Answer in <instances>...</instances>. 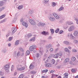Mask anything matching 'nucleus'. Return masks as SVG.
I'll list each match as a JSON object with an SVG mask.
<instances>
[{
    "instance_id": "1",
    "label": "nucleus",
    "mask_w": 78,
    "mask_h": 78,
    "mask_svg": "<svg viewBox=\"0 0 78 78\" xmlns=\"http://www.w3.org/2000/svg\"><path fill=\"white\" fill-rule=\"evenodd\" d=\"M25 69V67H22L20 65L18 66L17 70L18 71H23Z\"/></svg>"
},
{
    "instance_id": "2",
    "label": "nucleus",
    "mask_w": 78,
    "mask_h": 78,
    "mask_svg": "<svg viewBox=\"0 0 78 78\" xmlns=\"http://www.w3.org/2000/svg\"><path fill=\"white\" fill-rule=\"evenodd\" d=\"M36 48V46L35 45H34L30 46V47L29 50L30 51H33L34 49H35Z\"/></svg>"
},
{
    "instance_id": "3",
    "label": "nucleus",
    "mask_w": 78,
    "mask_h": 78,
    "mask_svg": "<svg viewBox=\"0 0 78 78\" xmlns=\"http://www.w3.org/2000/svg\"><path fill=\"white\" fill-rule=\"evenodd\" d=\"M74 29V28L73 26H71L70 27L68 31H72Z\"/></svg>"
},
{
    "instance_id": "4",
    "label": "nucleus",
    "mask_w": 78,
    "mask_h": 78,
    "mask_svg": "<svg viewBox=\"0 0 78 78\" xmlns=\"http://www.w3.org/2000/svg\"><path fill=\"white\" fill-rule=\"evenodd\" d=\"M30 22L31 24V25H34L36 23L35 22L32 20H30Z\"/></svg>"
},
{
    "instance_id": "5",
    "label": "nucleus",
    "mask_w": 78,
    "mask_h": 78,
    "mask_svg": "<svg viewBox=\"0 0 78 78\" xmlns=\"http://www.w3.org/2000/svg\"><path fill=\"white\" fill-rule=\"evenodd\" d=\"M67 37H70L71 38H73L74 37L73 36V34H69L67 35Z\"/></svg>"
},
{
    "instance_id": "6",
    "label": "nucleus",
    "mask_w": 78,
    "mask_h": 78,
    "mask_svg": "<svg viewBox=\"0 0 78 78\" xmlns=\"http://www.w3.org/2000/svg\"><path fill=\"white\" fill-rule=\"evenodd\" d=\"M73 35L75 37L78 36V31L76 30L74 31Z\"/></svg>"
},
{
    "instance_id": "7",
    "label": "nucleus",
    "mask_w": 78,
    "mask_h": 78,
    "mask_svg": "<svg viewBox=\"0 0 78 78\" xmlns=\"http://www.w3.org/2000/svg\"><path fill=\"white\" fill-rule=\"evenodd\" d=\"M23 25L26 28H27L28 27V25L25 22H23L22 23Z\"/></svg>"
},
{
    "instance_id": "8",
    "label": "nucleus",
    "mask_w": 78,
    "mask_h": 78,
    "mask_svg": "<svg viewBox=\"0 0 78 78\" xmlns=\"http://www.w3.org/2000/svg\"><path fill=\"white\" fill-rule=\"evenodd\" d=\"M53 15L56 19H59V17L58 16V15H56V13H53Z\"/></svg>"
},
{
    "instance_id": "9",
    "label": "nucleus",
    "mask_w": 78,
    "mask_h": 78,
    "mask_svg": "<svg viewBox=\"0 0 78 78\" xmlns=\"http://www.w3.org/2000/svg\"><path fill=\"white\" fill-rule=\"evenodd\" d=\"M12 33H14L16 31V27H13L12 28Z\"/></svg>"
},
{
    "instance_id": "10",
    "label": "nucleus",
    "mask_w": 78,
    "mask_h": 78,
    "mask_svg": "<svg viewBox=\"0 0 78 78\" xmlns=\"http://www.w3.org/2000/svg\"><path fill=\"white\" fill-rule=\"evenodd\" d=\"M41 34H42L43 35H48L49 34V33L48 32H46L45 31H43L42 32H41Z\"/></svg>"
},
{
    "instance_id": "11",
    "label": "nucleus",
    "mask_w": 78,
    "mask_h": 78,
    "mask_svg": "<svg viewBox=\"0 0 78 78\" xmlns=\"http://www.w3.org/2000/svg\"><path fill=\"white\" fill-rule=\"evenodd\" d=\"M69 59L68 58H66L65 59L64 61V63H66L67 62H69Z\"/></svg>"
},
{
    "instance_id": "12",
    "label": "nucleus",
    "mask_w": 78,
    "mask_h": 78,
    "mask_svg": "<svg viewBox=\"0 0 78 78\" xmlns=\"http://www.w3.org/2000/svg\"><path fill=\"white\" fill-rule=\"evenodd\" d=\"M45 66L48 67H50L51 66V64L50 63L45 65Z\"/></svg>"
},
{
    "instance_id": "13",
    "label": "nucleus",
    "mask_w": 78,
    "mask_h": 78,
    "mask_svg": "<svg viewBox=\"0 0 78 78\" xmlns=\"http://www.w3.org/2000/svg\"><path fill=\"white\" fill-rule=\"evenodd\" d=\"M64 77L68 78V73H66L64 74Z\"/></svg>"
},
{
    "instance_id": "14",
    "label": "nucleus",
    "mask_w": 78,
    "mask_h": 78,
    "mask_svg": "<svg viewBox=\"0 0 78 78\" xmlns=\"http://www.w3.org/2000/svg\"><path fill=\"white\" fill-rule=\"evenodd\" d=\"M5 16V15H2L0 16V19H2V18H4Z\"/></svg>"
},
{
    "instance_id": "15",
    "label": "nucleus",
    "mask_w": 78,
    "mask_h": 78,
    "mask_svg": "<svg viewBox=\"0 0 78 78\" xmlns=\"http://www.w3.org/2000/svg\"><path fill=\"white\" fill-rule=\"evenodd\" d=\"M71 71L72 73H75L76 72V69H72Z\"/></svg>"
},
{
    "instance_id": "16",
    "label": "nucleus",
    "mask_w": 78,
    "mask_h": 78,
    "mask_svg": "<svg viewBox=\"0 0 78 78\" xmlns=\"http://www.w3.org/2000/svg\"><path fill=\"white\" fill-rule=\"evenodd\" d=\"M66 24H68V25H71V24H73V22H66Z\"/></svg>"
},
{
    "instance_id": "17",
    "label": "nucleus",
    "mask_w": 78,
    "mask_h": 78,
    "mask_svg": "<svg viewBox=\"0 0 78 78\" xmlns=\"http://www.w3.org/2000/svg\"><path fill=\"white\" fill-rule=\"evenodd\" d=\"M34 66L33 65L31 64L30 66V68L31 69H32L34 68Z\"/></svg>"
},
{
    "instance_id": "18",
    "label": "nucleus",
    "mask_w": 78,
    "mask_h": 78,
    "mask_svg": "<svg viewBox=\"0 0 78 78\" xmlns=\"http://www.w3.org/2000/svg\"><path fill=\"white\" fill-rule=\"evenodd\" d=\"M51 47H52L51 45L49 44L47 45V46H46V48H51Z\"/></svg>"
},
{
    "instance_id": "19",
    "label": "nucleus",
    "mask_w": 78,
    "mask_h": 78,
    "mask_svg": "<svg viewBox=\"0 0 78 78\" xmlns=\"http://www.w3.org/2000/svg\"><path fill=\"white\" fill-rule=\"evenodd\" d=\"M58 54H55L54 56V57L55 58H58Z\"/></svg>"
},
{
    "instance_id": "20",
    "label": "nucleus",
    "mask_w": 78,
    "mask_h": 78,
    "mask_svg": "<svg viewBox=\"0 0 78 78\" xmlns=\"http://www.w3.org/2000/svg\"><path fill=\"white\" fill-rule=\"evenodd\" d=\"M35 41V37H33L32 39H31L30 40V41Z\"/></svg>"
},
{
    "instance_id": "21",
    "label": "nucleus",
    "mask_w": 78,
    "mask_h": 78,
    "mask_svg": "<svg viewBox=\"0 0 78 78\" xmlns=\"http://www.w3.org/2000/svg\"><path fill=\"white\" fill-rule=\"evenodd\" d=\"M19 43V41L17 40L15 43V44L16 45H17Z\"/></svg>"
},
{
    "instance_id": "22",
    "label": "nucleus",
    "mask_w": 78,
    "mask_h": 78,
    "mask_svg": "<svg viewBox=\"0 0 78 78\" xmlns=\"http://www.w3.org/2000/svg\"><path fill=\"white\" fill-rule=\"evenodd\" d=\"M45 24H44L43 23H38V26H44Z\"/></svg>"
},
{
    "instance_id": "23",
    "label": "nucleus",
    "mask_w": 78,
    "mask_h": 78,
    "mask_svg": "<svg viewBox=\"0 0 78 78\" xmlns=\"http://www.w3.org/2000/svg\"><path fill=\"white\" fill-rule=\"evenodd\" d=\"M23 5H20L19 7H18V9H22L23 8Z\"/></svg>"
},
{
    "instance_id": "24",
    "label": "nucleus",
    "mask_w": 78,
    "mask_h": 78,
    "mask_svg": "<svg viewBox=\"0 0 78 78\" xmlns=\"http://www.w3.org/2000/svg\"><path fill=\"white\" fill-rule=\"evenodd\" d=\"M48 71V69H45V70L42 71V73H47Z\"/></svg>"
},
{
    "instance_id": "25",
    "label": "nucleus",
    "mask_w": 78,
    "mask_h": 78,
    "mask_svg": "<svg viewBox=\"0 0 78 78\" xmlns=\"http://www.w3.org/2000/svg\"><path fill=\"white\" fill-rule=\"evenodd\" d=\"M40 55L39 53H37L35 55V57H36L38 58L39 57Z\"/></svg>"
},
{
    "instance_id": "26",
    "label": "nucleus",
    "mask_w": 78,
    "mask_h": 78,
    "mask_svg": "<svg viewBox=\"0 0 78 78\" xmlns=\"http://www.w3.org/2000/svg\"><path fill=\"white\" fill-rule=\"evenodd\" d=\"M64 43L66 45H68L69 44V42L68 41H65L64 42Z\"/></svg>"
},
{
    "instance_id": "27",
    "label": "nucleus",
    "mask_w": 78,
    "mask_h": 78,
    "mask_svg": "<svg viewBox=\"0 0 78 78\" xmlns=\"http://www.w3.org/2000/svg\"><path fill=\"white\" fill-rule=\"evenodd\" d=\"M50 31H51V33L53 34L54 33V30L52 29H50Z\"/></svg>"
},
{
    "instance_id": "28",
    "label": "nucleus",
    "mask_w": 78,
    "mask_h": 78,
    "mask_svg": "<svg viewBox=\"0 0 78 78\" xmlns=\"http://www.w3.org/2000/svg\"><path fill=\"white\" fill-rule=\"evenodd\" d=\"M63 8H64L63 7H61L59 8V9H58V10L60 11H61L63 9Z\"/></svg>"
},
{
    "instance_id": "29",
    "label": "nucleus",
    "mask_w": 78,
    "mask_h": 78,
    "mask_svg": "<svg viewBox=\"0 0 78 78\" xmlns=\"http://www.w3.org/2000/svg\"><path fill=\"white\" fill-rule=\"evenodd\" d=\"M3 4V1H1L0 2V5L1 6H2Z\"/></svg>"
},
{
    "instance_id": "30",
    "label": "nucleus",
    "mask_w": 78,
    "mask_h": 78,
    "mask_svg": "<svg viewBox=\"0 0 78 78\" xmlns=\"http://www.w3.org/2000/svg\"><path fill=\"white\" fill-rule=\"evenodd\" d=\"M73 42L76 44H78V41L77 40H75L73 41Z\"/></svg>"
},
{
    "instance_id": "31",
    "label": "nucleus",
    "mask_w": 78,
    "mask_h": 78,
    "mask_svg": "<svg viewBox=\"0 0 78 78\" xmlns=\"http://www.w3.org/2000/svg\"><path fill=\"white\" fill-rule=\"evenodd\" d=\"M75 59H76V58L75 57H72V61H75Z\"/></svg>"
},
{
    "instance_id": "32",
    "label": "nucleus",
    "mask_w": 78,
    "mask_h": 78,
    "mask_svg": "<svg viewBox=\"0 0 78 78\" xmlns=\"http://www.w3.org/2000/svg\"><path fill=\"white\" fill-rule=\"evenodd\" d=\"M23 74H21L20 76L18 78H23Z\"/></svg>"
},
{
    "instance_id": "33",
    "label": "nucleus",
    "mask_w": 78,
    "mask_h": 78,
    "mask_svg": "<svg viewBox=\"0 0 78 78\" xmlns=\"http://www.w3.org/2000/svg\"><path fill=\"white\" fill-rule=\"evenodd\" d=\"M36 72L35 71H32L31 72V73L33 74H34L36 73Z\"/></svg>"
},
{
    "instance_id": "34",
    "label": "nucleus",
    "mask_w": 78,
    "mask_h": 78,
    "mask_svg": "<svg viewBox=\"0 0 78 78\" xmlns=\"http://www.w3.org/2000/svg\"><path fill=\"white\" fill-rule=\"evenodd\" d=\"M30 54V52L29 51H27L26 53V54L27 55H29Z\"/></svg>"
},
{
    "instance_id": "35",
    "label": "nucleus",
    "mask_w": 78,
    "mask_h": 78,
    "mask_svg": "<svg viewBox=\"0 0 78 78\" xmlns=\"http://www.w3.org/2000/svg\"><path fill=\"white\" fill-rule=\"evenodd\" d=\"M69 49L67 48H64V51L66 52H67V51H68Z\"/></svg>"
},
{
    "instance_id": "36",
    "label": "nucleus",
    "mask_w": 78,
    "mask_h": 78,
    "mask_svg": "<svg viewBox=\"0 0 78 78\" xmlns=\"http://www.w3.org/2000/svg\"><path fill=\"white\" fill-rule=\"evenodd\" d=\"M32 36V34H29L28 35H27V37H31Z\"/></svg>"
},
{
    "instance_id": "37",
    "label": "nucleus",
    "mask_w": 78,
    "mask_h": 78,
    "mask_svg": "<svg viewBox=\"0 0 78 78\" xmlns=\"http://www.w3.org/2000/svg\"><path fill=\"white\" fill-rule=\"evenodd\" d=\"M58 56L59 55L60 56H62V53L61 52H60L58 54Z\"/></svg>"
},
{
    "instance_id": "38",
    "label": "nucleus",
    "mask_w": 78,
    "mask_h": 78,
    "mask_svg": "<svg viewBox=\"0 0 78 78\" xmlns=\"http://www.w3.org/2000/svg\"><path fill=\"white\" fill-rule=\"evenodd\" d=\"M59 31V29H57L55 31V32L56 33H58Z\"/></svg>"
},
{
    "instance_id": "39",
    "label": "nucleus",
    "mask_w": 78,
    "mask_h": 78,
    "mask_svg": "<svg viewBox=\"0 0 78 78\" xmlns=\"http://www.w3.org/2000/svg\"><path fill=\"white\" fill-rule=\"evenodd\" d=\"M55 60L54 59L52 60V64H54L55 63Z\"/></svg>"
},
{
    "instance_id": "40",
    "label": "nucleus",
    "mask_w": 78,
    "mask_h": 78,
    "mask_svg": "<svg viewBox=\"0 0 78 78\" xmlns=\"http://www.w3.org/2000/svg\"><path fill=\"white\" fill-rule=\"evenodd\" d=\"M64 33V31L63 30H61L59 32V34H62Z\"/></svg>"
},
{
    "instance_id": "41",
    "label": "nucleus",
    "mask_w": 78,
    "mask_h": 78,
    "mask_svg": "<svg viewBox=\"0 0 78 78\" xmlns=\"http://www.w3.org/2000/svg\"><path fill=\"white\" fill-rule=\"evenodd\" d=\"M5 9V8L3 7H2V8H1L0 9V11H2L4 9Z\"/></svg>"
},
{
    "instance_id": "42",
    "label": "nucleus",
    "mask_w": 78,
    "mask_h": 78,
    "mask_svg": "<svg viewBox=\"0 0 78 78\" xmlns=\"http://www.w3.org/2000/svg\"><path fill=\"white\" fill-rule=\"evenodd\" d=\"M56 5V3L55 2H52V6L54 7Z\"/></svg>"
},
{
    "instance_id": "43",
    "label": "nucleus",
    "mask_w": 78,
    "mask_h": 78,
    "mask_svg": "<svg viewBox=\"0 0 78 78\" xmlns=\"http://www.w3.org/2000/svg\"><path fill=\"white\" fill-rule=\"evenodd\" d=\"M5 20H2V21H1V22H0V23H3V22H5Z\"/></svg>"
},
{
    "instance_id": "44",
    "label": "nucleus",
    "mask_w": 78,
    "mask_h": 78,
    "mask_svg": "<svg viewBox=\"0 0 78 78\" xmlns=\"http://www.w3.org/2000/svg\"><path fill=\"white\" fill-rule=\"evenodd\" d=\"M49 19L51 21H53L54 20V18H49Z\"/></svg>"
},
{
    "instance_id": "45",
    "label": "nucleus",
    "mask_w": 78,
    "mask_h": 78,
    "mask_svg": "<svg viewBox=\"0 0 78 78\" xmlns=\"http://www.w3.org/2000/svg\"><path fill=\"white\" fill-rule=\"evenodd\" d=\"M5 68H9V65H6L5 66Z\"/></svg>"
},
{
    "instance_id": "46",
    "label": "nucleus",
    "mask_w": 78,
    "mask_h": 78,
    "mask_svg": "<svg viewBox=\"0 0 78 78\" xmlns=\"http://www.w3.org/2000/svg\"><path fill=\"white\" fill-rule=\"evenodd\" d=\"M50 51H53V48H51V49H50Z\"/></svg>"
},
{
    "instance_id": "47",
    "label": "nucleus",
    "mask_w": 78,
    "mask_h": 78,
    "mask_svg": "<svg viewBox=\"0 0 78 78\" xmlns=\"http://www.w3.org/2000/svg\"><path fill=\"white\" fill-rule=\"evenodd\" d=\"M20 50L22 52H23L24 51L22 49V48H20Z\"/></svg>"
},
{
    "instance_id": "48",
    "label": "nucleus",
    "mask_w": 78,
    "mask_h": 78,
    "mask_svg": "<svg viewBox=\"0 0 78 78\" xmlns=\"http://www.w3.org/2000/svg\"><path fill=\"white\" fill-rule=\"evenodd\" d=\"M20 50L22 52H23L24 51L22 49V48H20Z\"/></svg>"
},
{
    "instance_id": "49",
    "label": "nucleus",
    "mask_w": 78,
    "mask_h": 78,
    "mask_svg": "<svg viewBox=\"0 0 78 78\" xmlns=\"http://www.w3.org/2000/svg\"><path fill=\"white\" fill-rule=\"evenodd\" d=\"M12 37H10L9 38V41H10L12 40Z\"/></svg>"
},
{
    "instance_id": "50",
    "label": "nucleus",
    "mask_w": 78,
    "mask_h": 78,
    "mask_svg": "<svg viewBox=\"0 0 78 78\" xmlns=\"http://www.w3.org/2000/svg\"><path fill=\"white\" fill-rule=\"evenodd\" d=\"M72 51L73 52H76V49H73Z\"/></svg>"
},
{
    "instance_id": "51",
    "label": "nucleus",
    "mask_w": 78,
    "mask_h": 78,
    "mask_svg": "<svg viewBox=\"0 0 78 78\" xmlns=\"http://www.w3.org/2000/svg\"><path fill=\"white\" fill-rule=\"evenodd\" d=\"M54 72V71L53 70H51V72H50V73H52Z\"/></svg>"
},
{
    "instance_id": "52",
    "label": "nucleus",
    "mask_w": 78,
    "mask_h": 78,
    "mask_svg": "<svg viewBox=\"0 0 78 78\" xmlns=\"http://www.w3.org/2000/svg\"><path fill=\"white\" fill-rule=\"evenodd\" d=\"M0 73H2L0 74V75L1 76H2V75L3 74V73H2L1 72V71H0Z\"/></svg>"
},
{
    "instance_id": "53",
    "label": "nucleus",
    "mask_w": 78,
    "mask_h": 78,
    "mask_svg": "<svg viewBox=\"0 0 78 78\" xmlns=\"http://www.w3.org/2000/svg\"><path fill=\"white\" fill-rule=\"evenodd\" d=\"M20 52H18L17 54V55L18 56H19L20 55Z\"/></svg>"
},
{
    "instance_id": "54",
    "label": "nucleus",
    "mask_w": 78,
    "mask_h": 78,
    "mask_svg": "<svg viewBox=\"0 0 78 78\" xmlns=\"http://www.w3.org/2000/svg\"><path fill=\"white\" fill-rule=\"evenodd\" d=\"M44 1H45V2H48L49 1V0H44Z\"/></svg>"
},
{
    "instance_id": "55",
    "label": "nucleus",
    "mask_w": 78,
    "mask_h": 78,
    "mask_svg": "<svg viewBox=\"0 0 78 78\" xmlns=\"http://www.w3.org/2000/svg\"><path fill=\"white\" fill-rule=\"evenodd\" d=\"M23 21V19H21L20 20V22H22Z\"/></svg>"
},
{
    "instance_id": "56",
    "label": "nucleus",
    "mask_w": 78,
    "mask_h": 78,
    "mask_svg": "<svg viewBox=\"0 0 78 78\" xmlns=\"http://www.w3.org/2000/svg\"><path fill=\"white\" fill-rule=\"evenodd\" d=\"M8 45L9 47H10L11 45V44H8Z\"/></svg>"
},
{
    "instance_id": "57",
    "label": "nucleus",
    "mask_w": 78,
    "mask_h": 78,
    "mask_svg": "<svg viewBox=\"0 0 78 78\" xmlns=\"http://www.w3.org/2000/svg\"><path fill=\"white\" fill-rule=\"evenodd\" d=\"M68 48H69V49H71V48L70 47H68Z\"/></svg>"
},
{
    "instance_id": "58",
    "label": "nucleus",
    "mask_w": 78,
    "mask_h": 78,
    "mask_svg": "<svg viewBox=\"0 0 78 78\" xmlns=\"http://www.w3.org/2000/svg\"><path fill=\"white\" fill-rule=\"evenodd\" d=\"M69 63L70 64H72V62L71 61H70Z\"/></svg>"
},
{
    "instance_id": "59",
    "label": "nucleus",
    "mask_w": 78,
    "mask_h": 78,
    "mask_svg": "<svg viewBox=\"0 0 78 78\" xmlns=\"http://www.w3.org/2000/svg\"><path fill=\"white\" fill-rule=\"evenodd\" d=\"M67 52H68L69 53H71L70 51L69 50L67 51Z\"/></svg>"
},
{
    "instance_id": "60",
    "label": "nucleus",
    "mask_w": 78,
    "mask_h": 78,
    "mask_svg": "<svg viewBox=\"0 0 78 78\" xmlns=\"http://www.w3.org/2000/svg\"><path fill=\"white\" fill-rule=\"evenodd\" d=\"M74 78H78V75L75 76Z\"/></svg>"
},
{
    "instance_id": "61",
    "label": "nucleus",
    "mask_w": 78,
    "mask_h": 78,
    "mask_svg": "<svg viewBox=\"0 0 78 78\" xmlns=\"http://www.w3.org/2000/svg\"><path fill=\"white\" fill-rule=\"evenodd\" d=\"M17 74V73H16V72H15V73H14V75H16Z\"/></svg>"
},
{
    "instance_id": "62",
    "label": "nucleus",
    "mask_w": 78,
    "mask_h": 78,
    "mask_svg": "<svg viewBox=\"0 0 78 78\" xmlns=\"http://www.w3.org/2000/svg\"><path fill=\"white\" fill-rule=\"evenodd\" d=\"M6 72H8L9 71V70H8V69H6Z\"/></svg>"
},
{
    "instance_id": "63",
    "label": "nucleus",
    "mask_w": 78,
    "mask_h": 78,
    "mask_svg": "<svg viewBox=\"0 0 78 78\" xmlns=\"http://www.w3.org/2000/svg\"><path fill=\"white\" fill-rule=\"evenodd\" d=\"M58 78H61V76H59L58 77Z\"/></svg>"
},
{
    "instance_id": "64",
    "label": "nucleus",
    "mask_w": 78,
    "mask_h": 78,
    "mask_svg": "<svg viewBox=\"0 0 78 78\" xmlns=\"http://www.w3.org/2000/svg\"><path fill=\"white\" fill-rule=\"evenodd\" d=\"M45 78V77L43 76H42V77H41V78Z\"/></svg>"
}]
</instances>
